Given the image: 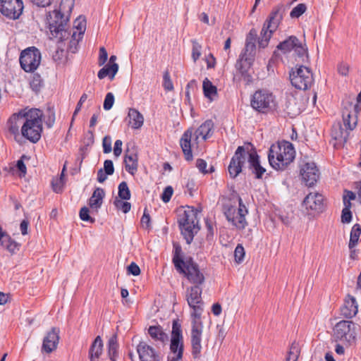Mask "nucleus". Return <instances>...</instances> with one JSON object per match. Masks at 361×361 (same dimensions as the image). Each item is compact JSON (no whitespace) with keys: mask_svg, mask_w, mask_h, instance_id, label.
<instances>
[{"mask_svg":"<svg viewBox=\"0 0 361 361\" xmlns=\"http://www.w3.org/2000/svg\"><path fill=\"white\" fill-rule=\"evenodd\" d=\"M68 21L69 17L58 11L57 9L49 12L47 22L52 37L61 42L68 39L71 35V32L67 29Z\"/></svg>","mask_w":361,"mask_h":361,"instance_id":"0eeeda50","label":"nucleus"},{"mask_svg":"<svg viewBox=\"0 0 361 361\" xmlns=\"http://www.w3.org/2000/svg\"><path fill=\"white\" fill-rule=\"evenodd\" d=\"M286 110L291 118L295 117L302 111L301 108L297 105L296 99L294 97H291L287 101Z\"/></svg>","mask_w":361,"mask_h":361,"instance_id":"f704fd0d","label":"nucleus"},{"mask_svg":"<svg viewBox=\"0 0 361 361\" xmlns=\"http://www.w3.org/2000/svg\"><path fill=\"white\" fill-rule=\"evenodd\" d=\"M42 86V80L39 74H34L30 81L31 88L36 92H39Z\"/></svg>","mask_w":361,"mask_h":361,"instance_id":"8fccbe9b","label":"nucleus"},{"mask_svg":"<svg viewBox=\"0 0 361 361\" xmlns=\"http://www.w3.org/2000/svg\"><path fill=\"white\" fill-rule=\"evenodd\" d=\"M245 250L242 245L238 244L234 251L235 260L237 263H241L244 259Z\"/></svg>","mask_w":361,"mask_h":361,"instance_id":"3c124183","label":"nucleus"},{"mask_svg":"<svg viewBox=\"0 0 361 361\" xmlns=\"http://www.w3.org/2000/svg\"><path fill=\"white\" fill-rule=\"evenodd\" d=\"M137 352L140 361H160V356L156 350L145 342L137 346Z\"/></svg>","mask_w":361,"mask_h":361,"instance_id":"a211bd4d","label":"nucleus"},{"mask_svg":"<svg viewBox=\"0 0 361 361\" xmlns=\"http://www.w3.org/2000/svg\"><path fill=\"white\" fill-rule=\"evenodd\" d=\"M286 10V7L283 4H278L272 8L261 30L260 37L258 40L260 48L267 47L273 33L281 23Z\"/></svg>","mask_w":361,"mask_h":361,"instance_id":"423d86ee","label":"nucleus"},{"mask_svg":"<svg viewBox=\"0 0 361 361\" xmlns=\"http://www.w3.org/2000/svg\"><path fill=\"white\" fill-rule=\"evenodd\" d=\"M105 192L102 188H97L89 200V205L92 209H99L102 204Z\"/></svg>","mask_w":361,"mask_h":361,"instance_id":"c85d7f7f","label":"nucleus"},{"mask_svg":"<svg viewBox=\"0 0 361 361\" xmlns=\"http://www.w3.org/2000/svg\"><path fill=\"white\" fill-rule=\"evenodd\" d=\"M103 351V342L99 336H97L92 342L89 350V358L90 361H99V357Z\"/></svg>","mask_w":361,"mask_h":361,"instance_id":"cd10ccee","label":"nucleus"},{"mask_svg":"<svg viewBox=\"0 0 361 361\" xmlns=\"http://www.w3.org/2000/svg\"><path fill=\"white\" fill-rule=\"evenodd\" d=\"M118 71V65L117 63L107 64L99 71L97 76L100 80L109 76V79L112 80Z\"/></svg>","mask_w":361,"mask_h":361,"instance_id":"c756f323","label":"nucleus"},{"mask_svg":"<svg viewBox=\"0 0 361 361\" xmlns=\"http://www.w3.org/2000/svg\"><path fill=\"white\" fill-rule=\"evenodd\" d=\"M42 111L39 109H27L21 135L32 143L37 142L42 133Z\"/></svg>","mask_w":361,"mask_h":361,"instance_id":"39448f33","label":"nucleus"},{"mask_svg":"<svg viewBox=\"0 0 361 361\" xmlns=\"http://www.w3.org/2000/svg\"><path fill=\"white\" fill-rule=\"evenodd\" d=\"M76 31H74L71 35L72 39L71 42L73 44L78 43L82 37L86 29V20L85 17L79 16L75 21L73 25Z\"/></svg>","mask_w":361,"mask_h":361,"instance_id":"393cba45","label":"nucleus"},{"mask_svg":"<svg viewBox=\"0 0 361 361\" xmlns=\"http://www.w3.org/2000/svg\"><path fill=\"white\" fill-rule=\"evenodd\" d=\"M41 52L35 47H30L20 52L19 62L21 68L26 73H33L40 65Z\"/></svg>","mask_w":361,"mask_h":361,"instance_id":"9d476101","label":"nucleus"},{"mask_svg":"<svg viewBox=\"0 0 361 361\" xmlns=\"http://www.w3.org/2000/svg\"><path fill=\"white\" fill-rule=\"evenodd\" d=\"M247 161L248 169L257 179L262 178L266 169L261 166L257 152L249 146H239L231 159L228 171L231 178H236L243 171V166Z\"/></svg>","mask_w":361,"mask_h":361,"instance_id":"f03ea898","label":"nucleus"},{"mask_svg":"<svg viewBox=\"0 0 361 361\" xmlns=\"http://www.w3.org/2000/svg\"><path fill=\"white\" fill-rule=\"evenodd\" d=\"M323 201L324 197L322 194L319 192H310L305 197L302 205L307 211L319 213L323 211Z\"/></svg>","mask_w":361,"mask_h":361,"instance_id":"dca6fc26","label":"nucleus"},{"mask_svg":"<svg viewBox=\"0 0 361 361\" xmlns=\"http://www.w3.org/2000/svg\"><path fill=\"white\" fill-rule=\"evenodd\" d=\"M353 324V322L351 321L342 320L338 322L334 329V335L336 338L340 340H348V336L350 338L352 336V334L350 333L351 325Z\"/></svg>","mask_w":361,"mask_h":361,"instance_id":"aec40b11","label":"nucleus"},{"mask_svg":"<svg viewBox=\"0 0 361 361\" xmlns=\"http://www.w3.org/2000/svg\"><path fill=\"white\" fill-rule=\"evenodd\" d=\"M123 200L116 197L114 201V204L117 209L121 210L123 213H128L131 208V204L128 202H124Z\"/></svg>","mask_w":361,"mask_h":361,"instance_id":"37998d69","label":"nucleus"},{"mask_svg":"<svg viewBox=\"0 0 361 361\" xmlns=\"http://www.w3.org/2000/svg\"><path fill=\"white\" fill-rule=\"evenodd\" d=\"M192 134V129L189 128L185 131L180 140V145L183 152L185 155V159L188 161L192 159V154L191 150V140Z\"/></svg>","mask_w":361,"mask_h":361,"instance_id":"412c9836","label":"nucleus"},{"mask_svg":"<svg viewBox=\"0 0 361 361\" xmlns=\"http://www.w3.org/2000/svg\"><path fill=\"white\" fill-rule=\"evenodd\" d=\"M73 6L74 0H61L59 4V8L57 11L63 13V15L70 17Z\"/></svg>","mask_w":361,"mask_h":361,"instance_id":"58836bf2","label":"nucleus"},{"mask_svg":"<svg viewBox=\"0 0 361 361\" xmlns=\"http://www.w3.org/2000/svg\"><path fill=\"white\" fill-rule=\"evenodd\" d=\"M331 135L336 140H338L340 142H346V140H347L346 136L343 135V129L341 128V126L339 124L337 125L336 126L334 127L332 132H331Z\"/></svg>","mask_w":361,"mask_h":361,"instance_id":"79ce46f5","label":"nucleus"},{"mask_svg":"<svg viewBox=\"0 0 361 361\" xmlns=\"http://www.w3.org/2000/svg\"><path fill=\"white\" fill-rule=\"evenodd\" d=\"M171 338H180L183 339L182 334L181 325L178 319L173 321Z\"/></svg>","mask_w":361,"mask_h":361,"instance_id":"c03bdc74","label":"nucleus"},{"mask_svg":"<svg viewBox=\"0 0 361 361\" xmlns=\"http://www.w3.org/2000/svg\"><path fill=\"white\" fill-rule=\"evenodd\" d=\"M164 83L163 86L167 91H172L173 90V85L171 80L170 75L168 71H166L164 74Z\"/></svg>","mask_w":361,"mask_h":361,"instance_id":"5fc2aeb1","label":"nucleus"},{"mask_svg":"<svg viewBox=\"0 0 361 361\" xmlns=\"http://www.w3.org/2000/svg\"><path fill=\"white\" fill-rule=\"evenodd\" d=\"M183 339L180 338H171V344H170V350L173 354L175 357H178V358H183Z\"/></svg>","mask_w":361,"mask_h":361,"instance_id":"473e14b6","label":"nucleus"},{"mask_svg":"<svg viewBox=\"0 0 361 361\" xmlns=\"http://www.w3.org/2000/svg\"><path fill=\"white\" fill-rule=\"evenodd\" d=\"M89 209L86 207H83L80 211V218L84 221H90L91 223L94 222V219L92 218L89 215Z\"/></svg>","mask_w":361,"mask_h":361,"instance_id":"6e6d98bb","label":"nucleus"},{"mask_svg":"<svg viewBox=\"0 0 361 361\" xmlns=\"http://www.w3.org/2000/svg\"><path fill=\"white\" fill-rule=\"evenodd\" d=\"M126 170L131 175H134L137 171L138 158L136 153L127 149L124 157Z\"/></svg>","mask_w":361,"mask_h":361,"instance_id":"a878e982","label":"nucleus"},{"mask_svg":"<svg viewBox=\"0 0 361 361\" xmlns=\"http://www.w3.org/2000/svg\"><path fill=\"white\" fill-rule=\"evenodd\" d=\"M172 262L176 271L187 279L192 286H203L205 276L203 270L191 257H183L181 247L174 243Z\"/></svg>","mask_w":361,"mask_h":361,"instance_id":"7ed1b4c3","label":"nucleus"},{"mask_svg":"<svg viewBox=\"0 0 361 361\" xmlns=\"http://www.w3.org/2000/svg\"><path fill=\"white\" fill-rule=\"evenodd\" d=\"M290 80L296 89L305 90L311 87L314 80L311 71L305 66H300L292 69Z\"/></svg>","mask_w":361,"mask_h":361,"instance_id":"9b49d317","label":"nucleus"},{"mask_svg":"<svg viewBox=\"0 0 361 361\" xmlns=\"http://www.w3.org/2000/svg\"><path fill=\"white\" fill-rule=\"evenodd\" d=\"M118 348L117 336L116 335L113 336L108 342L109 348V357L111 361H116L118 356Z\"/></svg>","mask_w":361,"mask_h":361,"instance_id":"4c0bfd02","label":"nucleus"},{"mask_svg":"<svg viewBox=\"0 0 361 361\" xmlns=\"http://www.w3.org/2000/svg\"><path fill=\"white\" fill-rule=\"evenodd\" d=\"M352 220V213L350 209L343 208L341 214V222L343 224H348Z\"/></svg>","mask_w":361,"mask_h":361,"instance_id":"052dcab7","label":"nucleus"},{"mask_svg":"<svg viewBox=\"0 0 361 361\" xmlns=\"http://www.w3.org/2000/svg\"><path fill=\"white\" fill-rule=\"evenodd\" d=\"M255 51H256V45L253 42H245V46L244 49L240 56H243L244 57L252 58L255 60Z\"/></svg>","mask_w":361,"mask_h":361,"instance_id":"ea45409f","label":"nucleus"},{"mask_svg":"<svg viewBox=\"0 0 361 361\" xmlns=\"http://www.w3.org/2000/svg\"><path fill=\"white\" fill-rule=\"evenodd\" d=\"M338 72L343 76H346L348 74L349 66L345 63H340L338 65Z\"/></svg>","mask_w":361,"mask_h":361,"instance_id":"0e129e2a","label":"nucleus"},{"mask_svg":"<svg viewBox=\"0 0 361 361\" xmlns=\"http://www.w3.org/2000/svg\"><path fill=\"white\" fill-rule=\"evenodd\" d=\"M102 147L104 153L108 154L111 152V139L109 136L106 135L103 138Z\"/></svg>","mask_w":361,"mask_h":361,"instance_id":"bf43d9fd","label":"nucleus"},{"mask_svg":"<svg viewBox=\"0 0 361 361\" xmlns=\"http://www.w3.org/2000/svg\"><path fill=\"white\" fill-rule=\"evenodd\" d=\"M213 129V121L212 120H207L195 131V140L197 142L200 137H202L203 140H206L212 135Z\"/></svg>","mask_w":361,"mask_h":361,"instance_id":"b1692460","label":"nucleus"},{"mask_svg":"<svg viewBox=\"0 0 361 361\" xmlns=\"http://www.w3.org/2000/svg\"><path fill=\"white\" fill-rule=\"evenodd\" d=\"M148 333L150 336L156 340L164 343L168 341V335L160 326H150L148 329Z\"/></svg>","mask_w":361,"mask_h":361,"instance_id":"2f4dec72","label":"nucleus"},{"mask_svg":"<svg viewBox=\"0 0 361 361\" xmlns=\"http://www.w3.org/2000/svg\"><path fill=\"white\" fill-rule=\"evenodd\" d=\"M255 60L252 58L239 56V59L235 63V68L247 84L252 81V77L249 73V70L253 64Z\"/></svg>","mask_w":361,"mask_h":361,"instance_id":"f3484780","label":"nucleus"},{"mask_svg":"<svg viewBox=\"0 0 361 361\" xmlns=\"http://www.w3.org/2000/svg\"><path fill=\"white\" fill-rule=\"evenodd\" d=\"M202 87L204 96L210 99L217 94L216 87L207 78L203 81Z\"/></svg>","mask_w":361,"mask_h":361,"instance_id":"e433bc0d","label":"nucleus"},{"mask_svg":"<svg viewBox=\"0 0 361 361\" xmlns=\"http://www.w3.org/2000/svg\"><path fill=\"white\" fill-rule=\"evenodd\" d=\"M128 272L133 276H138L140 274V269L135 262H132L128 267Z\"/></svg>","mask_w":361,"mask_h":361,"instance_id":"69168bd1","label":"nucleus"},{"mask_svg":"<svg viewBox=\"0 0 361 361\" xmlns=\"http://www.w3.org/2000/svg\"><path fill=\"white\" fill-rule=\"evenodd\" d=\"M239 207L238 209L237 217H235L236 214V208L232 205L231 200H228L226 202L223 204V212L226 217V219L231 222L238 229H243L247 226L245 220V215L247 214L246 207L243 204L242 199L238 197Z\"/></svg>","mask_w":361,"mask_h":361,"instance_id":"6e6552de","label":"nucleus"},{"mask_svg":"<svg viewBox=\"0 0 361 361\" xmlns=\"http://www.w3.org/2000/svg\"><path fill=\"white\" fill-rule=\"evenodd\" d=\"M129 126L133 129H140L143 126L144 117L136 109L130 108L128 110V116L126 118Z\"/></svg>","mask_w":361,"mask_h":361,"instance_id":"5701e85b","label":"nucleus"},{"mask_svg":"<svg viewBox=\"0 0 361 361\" xmlns=\"http://www.w3.org/2000/svg\"><path fill=\"white\" fill-rule=\"evenodd\" d=\"M107 58H108V54H107L106 50L103 47H100L99 56V60H98L99 65V66L104 65L106 62Z\"/></svg>","mask_w":361,"mask_h":361,"instance_id":"e2e57ef3","label":"nucleus"},{"mask_svg":"<svg viewBox=\"0 0 361 361\" xmlns=\"http://www.w3.org/2000/svg\"><path fill=\"white\" fill-rule=\"evenodd\" d=\"M173 190L171 186H167L164 190L163 193L161 194V198L162 201L165 203L170 201L171 196L173 195Z\"/></svg>","mask_w":361,"mask_h":361,"instance_id":"4d7b16f0","label":"nucleus"},{"mask_svg":"<svg viewBox=\"0 0 361 361\" xmlns=\"http://www.w3.org/2000/svg\"><path fill=\"white\" fill-rule=\"evenodd\" d=\"M122 141L121 140H116L114 143V154L116 157H119L122 152Z\"/></svg>","mask_w":361,"mask_h":361,"instance_id":"774afa93","label":"nucleus"},{"mask_svg":"<svg viewBox=\"0 0 361 361\" xmlns=\"http://www.w3.org/2000/svg\"><path fill=\"white\" fill-rule=\"evenodd\" d=\"M103 171H104L106 174L109 176H111L114 173V167L111 160L107 159L104 161Z\"/></svg>","mask_w":361,"mask_h":361,"instance_id":"680f3d73","label":"nucleus"},{"mask_svg":"<svg viewBox=\"0 0 361 361\" xmlns=\"http://www.w3.org/2000/svg\"><path fill=\"white\" fill-rule=\"evenodd\" d=\"M203 286H191L187 288L186 299L189 306L193 310L191 315L193 317L191 330L192 355L195 359L200 358L202 352V324L200 317L203 311L202 299Z\"/></svg>","mask_w":361,"mask_h":361,"instance_id":"f257e3e1","label":"nucleus"},{"mask_svg":"<svg viewBox=\"0 0 361 361\" xmlns=\"http://www.w3.org/2000/svg\"><path fill=\"white\" fill-rule=\"evenodd\" d=\"M277 49L283 53L289 52L292 50L296 54L298 61L305 63L308 61L307 49L295 36H290L287 39L279 44Z\"/></svg>","mask_w":361,"mask_h":361,"instance_id":"f8f14e48","label":"nucleus"},{"mask_svg":"<svg viewBox=\"0 0 361 361\" xmlns=\"http://www.w3.org/2000/svg\"><path fill=\"white\" fill-rule=\"evenodd\" d=\"M360 235L361 226L358 224H356L353 226L350 231V240L348 243L350 250L353 249L357 245Z\"/></svg>","mask_w":361,"mask_h":361,"instance_id":"c9c22d12","label":"nucleus"},{"mask_svg":"<svg viewBox=\"0 0 361 361\" xmlns=\"http://www.w3.org/2000/svg\"><path fill=\"white\" fill-rule=\"evenodd\" d=\"M250 104L257 111L267 114L275 109L276 102L274 95L271 92L259 90L253 94Z\"/></svg>","mask_w":361,"mask_h":361,"instance_id":"1a4fd4ad","label":"nucleus"},{"mask_svg":"<svg viewBox=\"0 0 361 361\" xmlns=\"http://www.w3.org/2000/svg\"><path fill=\"white\" fill-rule=\"evenodd\" d=\"M26 110L27 108L13 114L6 123L8 132L13 135L15 140L17 142L20 139L19 128L20 126H22L25 121Z\"/></svg>","mask_w":361,"mask_h":361,"instance_id":"4468645a","label":"nucleus"},{"mask_svg":"<svg viewBox=\"0 0 361 361\" xmlns=\"http://www.w3.org/2000/svg\"><path fill=\"white\" fill-rule=\"evenodd\" d=\"M118 197L124 200L130 199V191L125 181L121 182L118 185Z\"/></svg>","mask_w":361,"mask_h":361,"instance_id":"a19ab883","label":"nucleus"},{"mask_svg":"<svg viewBox=\"0 0 361 361\" xmlns=\"http://www.w3.org/2000/svg\"><path fill=\"white\" fill-rule=\"evenodd\" d=\"M192 58L194 62H196L200 57L202 53V46L196 40L192 41Z\"/></svg>","mask_w":361,"mask_h":361,"instance_id":"de8ad7c7","label":"nucleus"},{"mask_svg":"<svg viewBox=\"0 0 361 361\" xmlns=\"http://www.w3.org/2000/svg\"><path fill=\"white\" fill-rule=\"evenodd\" d=\"M22 0H0V12L11 19H17L22 14Z\"/></svg>","mask_w":361,"mask_h":361,"instance_id":"ddd939ff","label":"nucleus"},{"mask_svg":"<svg viewBox=\"0 0 361 361\" xmlns=\"http://www.w3.org/2000/svg\"><path fill=\"white\" fill-rule=\"evenodd\" d=\"M295 152L292 143L288 141L271 145L268 154L270 165L276 170H284L295 159Z\"/></svg>","mask_w":361,"mask_h":361,"instance_id":"20e7f679","label":"nucleus"},{"mask_svg":"<svg viewBox=\"0 0 361 361\" xmlns=\"http://www.w3.org/2000/svg\"><path fill=\"white\" fill-rule=\"evenodd\" d=\"M300 175L305 185L313 186L319 178V171L314 162H307L300 168Z\"/></svg>","mask_w":361,"mask_h":361,"instance_id":"2eb2a0df","label":"nucleus"},{"mask_svg":"<svg viewBox=\"0 0 361 361\" xmlns=\"http://www.w3.org/2000/svg\"><path fill=\"white\" fill-rule=\"evenodd\" d=\"M299 353L300 351L298 345L294 343H292L286 358V361H297Z\"/></svg>","mask_w":361,"mask_h":361,"instance_id":"49530a36","label":"nucleus"},{"mask_svg":"<svg viewBox=\"0 0 361 361\" xmlns=\"http://www.w3.org/2000/svg\"><path fill=\"white\" fill-rule=\"evenodd\" d=\"M114 103V96L113 93L108 92L105 97L104 102V109L106 111L110 110Z\"/></svg>","mask_w":361,"mask_h":361,"instance_id":"864d4df0","label":"nucleus"},{"mask_svg":"<svg viewBox=\"0 0 361 361\" xmlns=\"http://www.w3.org/2000/svg\"><path fill=\"white\" fill-rule=\"evenodd\" d=\"M196 166L199 169V171L204 173H209L208 171L206 170L207 168V162L202 159H198L196 161ZM214 171L213 166L211 167L209 172H212Z\"/></svg>","mask_w":361,"mask_h":361,"instance_id":"13d9d810","label":"nucleus"},{"mask_svg":"<svg viewBox=\"0 0 361 361\" xmlns=\"http://www.w3.org/2000/svg\"><path fill=\"white\" fill-rule=\"evenodd\" d=\"M195 215L192 210H185L179 215L178 222L179 226H192L195 227Z\"/></svg>","mask_w":361,"mask_h":361,"instance_id":"7c9ffc66","label":"nucleus"},{"mask_svg":"<svg viewBox=\"0 0 361 361\" xmlns=\"http://www.w3.org/2000/svg\"><path fill=\"white\" fill-rule=\"evenodd\" d=\"M64 170H65V168H63L61 175V177L59 178L53 179V180L51 182L52 188H53L54 191L56 192H60L62 191V188L63 186V176H64V173H63Z\"/></svg>","mask_w":361,"mask_h":361,"instance_id":"09e8293b","label":"nucleus"},{"mask_svg":"<svg viewBox=\"0 0 361 361\" xmlns=\"http://www.w3.org/2000/svg\"><path fill=\"white\" fill-rule=\"evenodd\" d=\"M0 245L11 255L16 253L20 246L18 243L12 239L6 232H4L0 237Z\"/></svg>","mask_w":361,"mask_h":361,"instance_id":"bb28decb","label":"nucleus"},{"mask_svg":"<svg viewBox=\"0 0 361 361\" xmlns=\"http://www.w3.org/2000/svg\"><path fill=\"white\" fill-rule=\"evenodd\" d=\"M358 311L355 298L353 296L348 295L343 306L341 309V314L345 318H353Z\"/></svg>","mask_w":361,"mask_h":361,"instance_id":"4be33fe9","label":"nucleus"},{"mask_svg":"<svg viewBox=\"0 0 361 361\" xmlns=\"http://www.w3.org/2000/svg\"><path fill=\"white\" fill-rule=\"evenodd\" d=\"M59 330L56 328H52L51 330L47 333L43 340L42 351L50 353L56 348L59 341Z\"/></svg>","mask_w":361,"mask_h":361,"instance_id":"6ab92c4d","label":"nucleus"},{"mask_svg":"<svg viewBox=\"0 0 361 361\" xmlns=\"http://www.w3.org/2000/svg\"><path fill=\"white\" fill-rule=\"evenodd\" d=\"M307 10L305 4H299L290 11V16L292 18H298L301 16Z\"/></svg>","mask_w":361,"mask_h":361,"instance_id":"a18cd8bd","label":"nucleus"},{"mask_svg":"<svg viewBox=\"0 0 361 361\" xmlns=\"http://www.w3.org/2000/svg\"><path fill=\"white\" fill-rule=\"evenodd\" d=\"M179 227L181 231V234L183 235V238L185 240L187 244H190L193 240L195 233H197L199 230L197 224H195V227H192V226Z\"/></svg>","mask_w":361,"mask_h":361,"instance_id":"72a5a7b5","label":"nucleus"},{"mask_svg":"<svg viewBox=\"0 0 361 361\" xmlns=\"http://www.w3.org/2000/svg\"><path fill=\"white\" fill-rule=\"evenodd\" d=\"M343 123H344L345 126L350 130H353L357 125L356 118H354L353 119V122H351V121H350L351 116L350 114H348L346 116L345 115V114H343Z\"/></svg>","mask_w":361,"mask_h":361,"instance_id":"603ef678","label":"nucleus"},{"mask_svg":"<svg viewBox=\"0 0 361 361\" xmlns=\"http://www.w3.org/2000/svg\"><path fill=\"white\" fill-rule=\"evenodd\" d=\"M257 36V30L254 28L251 29L250 30L248 35H247L245 42H253L254 44H255Z\"/></svg>","mask_w":361,"mask_h":361,"instance_id":"338daca9","label":"nucleus"}]
</instances>
